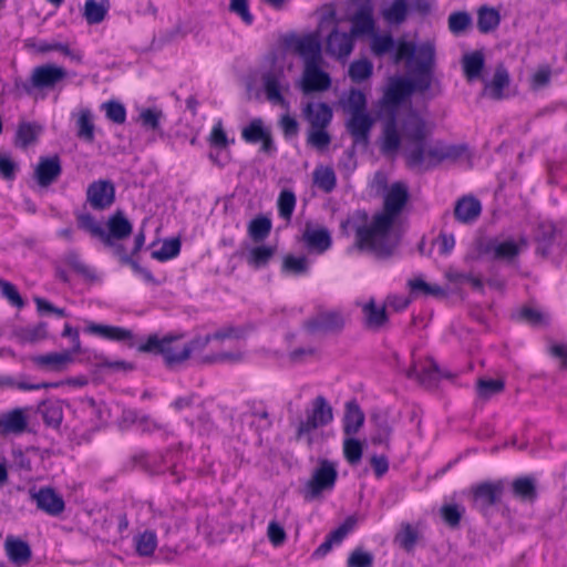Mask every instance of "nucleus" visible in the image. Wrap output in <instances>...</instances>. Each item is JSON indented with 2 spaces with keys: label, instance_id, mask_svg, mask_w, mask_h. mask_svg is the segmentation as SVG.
Segmentation results:
<instances>
[{
  "label": "nucleus",
  "instance_id": "f704fd0d",
  "mask_svg": "<svg viewBox=\"0 0 567 567\" xmlns=\"http://www.w3.org/2000/svg\"><path fill=\"white\" fill-rule=\"evenodd\" d=\"M485 65L484 54L481 51L467 53L462 59L464 75L467 81H474L481 78Z\"/></svg>",
  "mask_w": 567,
  "mask_h": 567
},
{
  "label": "nucleus",
  "instance_id": "c9c22d12",
  "mask_svg": "<svg viewBox=\"0 0 567 567\" xmlns=\"http://www.w3.org/2000/svg\"><path fill=\"white\" fill-rule=\"evenodd\" d=\"M513 496L523 502H534L537 497L536 483L533 477H517L512 483Z\"/></svg>",
  "mask_w": 567,
  "mask_h": 567
},
{
  "label": "nucleus",
  "instance_id": "b1692460",
  "mask_svg": "<svg viewBox=\"0 0 567 567\" xmlns=\"http://www.w3.org/2000/svg\"><path fill=\"white\" fill-rule=\"evenodd\" d=\"M482 212V205L478 199L473 196H464L460 198L454 207V216L456 220L463 224L475 221Z\"/></svg>",
  "mask_w": 567,
  "mask_h": 567
},
{
  "label": "nucleus",
  "instance_id": "ddd939ff",
  "mask_svg": "<svg viewBox=\"0 0 567 567\" xmlns=\"http://www.w3.org/2000/svg\"><path fill=\"white\" fill-rule=\"evenodd\" d=\"M115 200V188L111 181L92 182L86 189V202L95 210L109 208Z\"/></svg>",
  "mask_w": 567,
  "mask_h": 567
},
{
  "label": "nucleus",
  "instance_id": "e433bc0d",
  "mask_svg": "<svg viewBox=\"0 0 567 567\" xmlns=\"http://www.w3.org/2000/svg\"><path fill=\"white\" fill-rule=\"evenodd\" d=\"M109 9V0H85L83 18L89 24H99L105 19Z\"/></svg>",
  "mask_w": 567,
  "mask_h": 567
},
{
  "label": "nucleus",
  "instance_id": "4be33fe9",
  "mask_svg": "<svg viewBox=\"0 0 567 567\" xmlns=\"http://www.w3.org/2000/svg\"><path fill=\"white\" fill-rule=\"evenodd\" d=\"M305 118L312 128H326L332 120V109L324 102H309L302 109Z\"/></svg>",
  "mask_w": 567,
  "mask_h": 567
},
{
  "label": "nucleus",
  "instance_id": "39448f33",
  "mask_svg": "<svg viewBox=\"0 0 567 567\" xmlns=\"http://www.w3.org/2000/svg\"><path fill=\"white\" fill-rule=\"evenodd\" d=\"M333 420V412L327 399L318 395L306 410V419L300 420L297 427L296 441H306L309 447L313 444L312 432L318 427L328 425Z\"/></svg>",
  "mask_w": 567,
  "mask_h": 567
},
{
  "label": "nucleus",
  "instance_id": "f03ea898",
  "mask_svg": "<svg viewBox=\"0 0 567 567\" xmlns=\"http://www.w3.org/2000/svg\"><path fill=\"white\" fill-rule=\"evenodd\" d=\"M402 133L406 142L403 156L406 166L411 169L427 171L444 161H455L463 156L467 146L464 144H446L436 141L429 145L426 137L430 134L425 121L415 112H411L402 123Z\"/></svg>",
  "mask_w": 567,
  "mask_h": 567
},
{
  "label": "nucleus",
  "instance_id": "9b49d317",
  "mask_svg": "<svg viewBox=\"0 0 567 567\" xmlns=\"http://www.w3.org/2000/svg\"><path fill=\"white\" fill-rule=\"evenodd\" d=\"M301 241L310 252L321 255L332 246L330 230L322 225L307 221L301 235Z\"/></svg>",
  "mask_w": 567,
  "mask_h": 567
},
{
  "label": "nucleus",
  "instance_id": "49530a36",
  "mask_svg": "<svg viewBox=\"0 0 567 567\" xmlns=\"http://www.w3.org/2000/svg\"><path fill=\"white\" fill-rule=\"evenodd\" d=\"M39 53H47L50 51H59L63 53L64 55L71 58L74 61L81 62L82 55L79 52H73L70 50L69 45L61 42H49V41H39L35 43H32L30 45Z\"/></svg>",
  "mask_w": 567,
  "mask_h": 567
},
{
  "label": "nucleus",
  "instance_id": "c03bdc74",
  "mask_svg": "<svg viewBox=\"0 0 567 567\" xmlns=\"http://www.w3.org/2000/svg\"><path fill=\"white\" fill-rule=\"evenodd\" d=\"M39 412L42 415L43 422L48 426L58 427L60 426L63 413L58 402L44 401L39 406Z\"/></svg>",
  "mask_w": 567,
  "mask_h": 567
},
{
  "label": "nucleus",
  "instance_id": "864d4df0",
  "mask_svg": "<svg viewBox=\"0 0 567 567\" xmlns=\"http://www.w3.org/2000/svg\"><path fill=\"white\" fill-rule=\"evenodd\" d=\"M278 214L279 216L290 221L295 207H296V195L290 189H282L278 197Z\"/></svg>",
  "mask_w": 567,
  "mask_h": 567
},
{
  "label": "nucleus",
  "instance_id": "473e14b6",
  "mask_svg": "<svg viewBox=\"0 0 567 567\" xmlns=\"http://www.w3.org/2000/svg\"><path fill=\"white\" fill-rule=\"evenodd\" d=\"M76 136L85 143H93L95 140V125L91 110L83 109L76 115Z\"/></svg>",
  "mask_w": 567,
  "mask_h": 567
},
{
  "label": "nucleus",
  "instance_id": "a19ab883",
  "mask_svg": "<svg viewBox=\"0 0 567 567\" xmlns=\"http://www.w3.org/2000/svg\"><path fill=\"white\" fill-rule=\"evenodd\" d=\"M501 22L499 12L494 8L482 7L477 12V28L482 33L494 31Z\"/></svg>",
  "mask_w": 567,
  "mask_h": 567
},
{
  "label": "nucleus",
  "instance_id": "09e8293b",
  "mask_svg": "<svg viewBox=\"0 0 567 567\" xmlns=\"http://www.w3.org/2000/svg\"><path fill=\"white\" fill-rule=\"evenodd\" d=\"M274 255L275 248L269 246H257L250 249L247 256V261L251 267L259 269L267 266Z\"/></svg>",
  "mask_w": 567,
  "mask_h": 567
},
{
  "label": "nucleus",
  "instance_id": "7c9ffc66",
  "mask_svg": "<svg viewBox=\"0 0 567 567\" xmlns=\"http://www.w3.org/2000/svg\"><path fill=\"white\" fill-rule=\"evenodd\" d=\"M509 84V75L504 65H498L495 70L492 81L486 82L484 86V94L493 100H501L504 94L503 90Z\"/></svg>",
  "mask_w": 567,
  "mask_h": 567
},
{
  "label": "nucleus",
  "instance_id": "1a4fd4ad",
  "mask_svg": "<svg viewBox=\"0 0 567 567\" xmlns=\"http://www.w3.org/2000/svg\"><path fill=\"white\" fill-rule=\"evenodd\" d=\"M261 81L267 100L275 105L288 107V102L282 95V91L289 89L284 66L274 65L262 73Z\"/></svg>",
  "mask_w": 567,
  "mask_h": 567
},
{
  "label": "nucleus",
  "instance_id": "0eeeda50",
  "mask_svg": "<svg viewBox=\"0 0 567 567\" xmlns=\"http://www.w3.org/2000/svg\"><path fill=\"white\" fill-rule=\"evenodd\" d=\"M181 337L168 336L159 339L157 336H150L145 343L138 347L141 352H155L163 355L167 367H174L187 360L183 357L184 346H179L177 341Z\"/></svg>",
  "mask_w": 567,
  "mask_h": 567
},
{
  "label": "nucleus",
  "instance_id": "dca6fc26",
  "mask_svg": "<svg viewBox=\"0 0 567 567\" xmlns=\"http://www.w3.org/2000/svg\"><path fill=\"white\" fill-rule=\"evenodd\" d=\"M303 326L310 333L339 332L344 327V319L339 311H327L307 320Z\"/></svg>",
  "mask_w": 567,
  "mask_h": 567
},
{
  "label": "nucleus",
  "instance_id": "6ab92c4d",
  "mask_svg": "<svg viewBox=\"0 0 567 567\" xmlns=\"http://www.w3.org/2000/svg\"><path fill=\"white\" fill-rule=\"evenodd\" d=\"M503 493V483L485 482L473 488V501L480 511H486L499 502Z\"/></svg>",
  "mask_w": 567,
  "mask_h": 567
},
{
  "label": "nucleus",
  "instance_id": "e2e57ef3",
  "mask_svg": "<svg viewBox=\"0 0 567 567\" xmlns=\"http://www.w3.org/2000/svg\"><path fill=\"white\" fill-rule=\"evenodd\" d=\"M362 444L359 440L348 436L343 441V454L348 463L354 465L360 462L362 457Z\"/></svg>",
  "mask_w": 567,
  "mask_h": 567
},
{
  "label": "nucleus",
  "instance_id": "13d9d810",
  "mask_svg": "<svg viewBox=\"0 0 567 567\" xmlns=\"http://www.w3.org/2000/svg\"><path fill=\"white\" fill-rule=\"evenodd\" d=\"M102 110L105 111V116L109 121L115 124H124L126 121V109L118 101H107L102 104Z\"/></svg>",
  "mask_w": 567,
  "mask_h": 567
},
{
  "label": "nucleus",
  "instance_id": "774afa93",
  "mask_svg": "<svg viewBox=\"0 0 567 567\" xmlns=\"http://www.w3.org/2000/svg\"><path fill=\"white\" fill-rule=\"evenodd\" d=\"M307 141L315 148L322 151L331 143V136L326 128H312Z\"/></svg>",
  "mask_w": 567,
  "mask_h": 567
},
{
  "label": "nucleus",
  "instance_id": "20e7f679",
  "mask_svg": "<svg viewBox=\"0 0 567 567\" xmlns=\"http://www.w3.org/2000/svg\"><path fill=\"white\" fill-rule=\"evenodd\" d=\"M68 76L63 66L47 63L32 69L28 80H16L14 89L27 95H32L34 91L54 90Z\"/></svg>",
  "mask_w": 567,
  "mask_h": 567
},
{
  "label": "nucleus",
  "instance_id": "79ce46f5",
  "mask_svg": "<svg viewBox=\"0 0 567 567\" xmlns=\"http://www.w3.org/2000/svg\"><path fill=\"white\" fill-rule=\"evenodd\" d=\"M136 553L142 557L154 554L157 547V536L154 530H144L134 537Z\"/></svg>",
  "mask_w": 567,
  "mask_h": 567
},
{
  "label": "nucleus",
  "instance_id": "c85d7f7f",
  "mask_svg": "<svg viewBox=\"0 0 567 567\" xmlns=\"http://www.w3.org/2000/svg\"><path fill=\"white\" fill-rule=\"evenodd\" d=\"M42 125L35 122H20L14 135V145L19 148L25 150L34 144L39 136L42 134Z\"/></svg>",
  "mask_w": 567,
  "mask_h": 567
},
{
  "label": "nucleus",
  "instance_id": "2eb2a0df",
  "mask_svg": "<svg viewBox=\"0 0 567 567\" xmlns=\"http://www.w3.org/2000/svg\"><path fill=\"white\" fill-rule=\"evenodd\" d=\"M413 93V86L409 79L392 78L384 91L382 105L392 111L396 110Z\"/></svg>",
  "mask_w": 567,
  "mask_h": 567
},
{
  "label": "nucleus",
  "instance_id": "412c9836",
  "mask_svg": "<svg viewBox=\"0 0 567 567\" xmlns=\"http://www.w3.org/2000/svg\"><path fill=\"white\" fill-rule=\"evenodd\" d=\"M350 115V118L347 121L348 132L352 136L354 144L367 146L373 120L367 112Z\"/></svg>",
  "mask_w": 567,
  "mask_h": 567
},
{
  "label": "nucleus",
  "instance_id": "7ed1b4c3",
  "mask_svg": "<svg viewBox=\"0 0 567 567\" xmlns=\"http://www.w3.org/2000/svg\"><path fill=\"white\" fill-rule=\"evenodd\" d=\"M295 53L303 60L301 90L305 94L324 92L331 86L330 75L322 70L321 42L317 33L292 35L287 41Z\"/></svg>",
  "mask_w": 567,
  "mask_h": 567
},
{
  "label": "nucleus",
  "instance_id": "393cba45",
  "mask_svg": "<svg viewBox=\"0 0 567 567\" xmlns=\"http://www.w3.org/2000/svg\"><path fill=\"white\" fill-rule=\"evenodd\" d=\"M400 146L401 136L398 132L395 117L392 116L384 124L380 142V151L385 156H393L399 152Z\"/></svg>",
  "mask_w": 567,
  "mask_h": 567
},
{
  "label": "nucleus",
  "instance_id": "f257e3e1",
  "mask_svg": "<svg viewBox=\"0 0 567 567\" xmlns=\"http://www.w3.org/2000/svg\"><path fill=\"white\" fill-rule=\"evenodd\" d=\"M410 198L409 187L403 182L393 183L384 195L383 209L377 213L369 225L365 210H357L353 215L355 240L359 250L384 260L392 257L398 249L401 236L394 224Z\"/></svg>",
  "mask_w": 567,
  "mask_h": 567
},
{
  "label": "nucleus",
  "instance_id": "aec40b11",
  "mask_svg": "<svg viewBox=\"0 0 567 567\" xmlns=\"http://www.w3.org/2000/svg\"><path fill=\"white\" fill-rule=\"evenodd\" d=\"M354 35L350 32H339L333 29L327 38L326 52L334 58L344 59L353 50Z\"/></svg>",
  "mask_w": 567,
  "mask_h": 567
},
{
  "label": "nucleus",
  "instance_id": "bb28decb",
  "mask_svg": "<svg viewBox=\"0 0 567 567\" xmlns=\"http://www.w3.org/2000/svg\"><path fill=\"white\" fill-rule=\"evenodd\" d=\"M342 429L347 436L355 435L364 423V413L355 400L346 403Z\"/></svg>",
  "mask_w": 567,
  "mask_h": 567
},
{
  "label": "nucleus",
  "instance_id": "de8ad7c7",
  "mask_svg": "<svg viewBox=\"0 0 567 567\" xmlns=\"http://www.w3.org/2000/svg\"><path fill=\"white\" fill-rule=\"evenodd\" d=\"M343 109L350 114L367 112L365 94L358 89H351L343 100Z\"/></svg>",
  "mask_w": 567,
  "mask_h": 567
},
{
  "label": "nucleus",
  "instance_id": "4c0bfd02",
  "mask_svg": "<svg viewBox=\"0 0 567 567\" xmlns=\"http://www.w3.org/2000/svg\"><path fill=\"white\" fill-rule=\"evenodd\" d=\"M353 35L369 33L374 29L372 9L369 6L361 7L351 19Z\"/></svg>",
  "mask_w": 567,
  "mask_h": 567
},
{
  "label": "nucleus",
  "instance_id": "3c124183",
  "mask_svg": "<svg viewBox=\"0 0 567 567\" xmlns=\"http://www.w3.org/2000/svg\"><path fill=\"white\" fill-rule=\"evenodd\" d=\"M504 388L505 383L499 379H480L476 383V393L478 398L488 400L493 395L501 393Z\"/></svg>",
  "mask_w": 567,
  "mask_h": 567
},
{
  "label": "nucleus",
  "instance_id": "6e6552de",
  "mask_svg": "<svg viewBox=\"0 0 567 567\" xmlns=\"http://www.w3.org/2000/svg\"><path fill=\"white\" fill-rule=\"evenodd\" d=\"M337 464L329 460H320L319 466L313 471L311 478L306 484L305 497L315 499L324 491H331L337 482Z\"/></svg>",
  "mask_w": 567,
  "mask_h": 567
},
{
  "label": "nucleus",
  "instance_id": "052dcab7",
  "mask_svg": "<svg viewBox=\"0 0 567 567\" xmlns=\"http://www.w3.org/2000/svg\"><path fill=\"white\" fill-rule=\"evenodd\" d=\"M471 23L472 18L466 11H455L449 17V29L455 35L463 33Z\"/></svg>",
  "mask_w": 567,
  "mask_h": 567
},
{
  "label": "nucleus",
  "instance_id": "58836bf2",
  "mask_svg": "<svg viewBox=\"0 0 567 567\" xmlns=\"http://www.w3.org/2000/svg\"><path fill=\"white\" fill-rule=\"evenodd\" d=\"M271 219L259 215L248 224V235L255 243L264 241L271 231Z\"/></svg>",
  "mask_w": 567,
  "mask_h": 567
},
{
  "label": "nucleus",
  "instance_id": "338daca9",
  "mask_svg": "<svg viewBox=\"0 0 567 567\" xmlns=\"http://www.w3.org/2000/svg\"><path fill=\"white\" fill-rule=\"evenodd\" d=\"M394 48L395 42L391 34L375 35L372 39L371 49L378 56H382L385 53L391 52Z\"/></svg>",
  "mask_w": 567,
  "mask_h": 567
},
{
  "label": "nucleus",
  "instance_id": "5fc2aeb1",
  "mask_svg": "<svg viewBox=\"0 0 567 567\" xmlns=\"http://www.w3.org/2000/svg\"><path fill=\"white\" fill-rule=\"evenodd\" d=\"M315 184L326 193H330L334 189L337 184L336 174L330 167L317 168L313 172Z\"/></svg>",
  "mask_w": 567,
  "mask_h": 567
},
{
  "label": "nucleus",
  "instance_id": "69168bd1",
  "mask_svg": "<svg viewBox=\"0 0 567 567\" xmlns=\"http://www.w3.org/2000/svg\"><path fill=\"white\" fill-rule=\"evenodd\" d=\"M65 262L79 275L84 278H94L93 271L82 260L75 250H70L64 256Z\"/></svg>",
  "mask_w": 567,
  "mask_h": 567
},
{
  "label": "nucleus",
  "instance_id": "f8f14e48",
  "mask_svg": "<svg viewBox=\"0 0 567 567\" xmlns=\"http://www.w3.org/2000/svg\"><path fill=\"white\" fill-rule=\"evenodd\" d=\"M241 138L250 144L261 142L260 151L266 154L276 152V145L272 140L271 131L265 126L262 118L256 117L241 130Z\"/></svg>",
  "mask_w": 567,
  "mask_h": 567
},
{
  "label": "nucleus",
  "instance_id": "4d7b16f0",
  "mask_svg": "<svg viewBox=\"0 0 567 567\" xmlns=\"http://www.w3.org/2000/svg\"><path fill=\"white\" fill-rule=\"evenodd\" d=\"M440 514L449 527L457 528L464 514V508L457 504H445L440 508Z\"/></svg>",
  "mask_w": 567,
  "mask_h": 567
},
{
  "label": "nucleus",
  "instance_id": "6e6d98bb",
  "mask_svg": "<svg viewBox=\"0 0 567 567\" xmlns=\"http://www.w3.org/2000/svg\"><path fill=\"white\" fill-rule=\"evenodd\" d=\"M179 251L181 240L178 238H172L164 240L159 249L152 251V258L159 261H166L178 256Z\"/></svg>",
  "mask_w": 567,
  "mask_h": 567
},
{
  "label": "nucleus",
  "instance_id": "2f4dec72",
  "mask_svg": "<svg viewBox=\"0 0 567 567\" xmlns=\"http://www.w3.org/2000/svg\"><path fill=\"white\" fill-rule=\"evenodd\" d=\"M107 228L109 233H106V236H110V240L113 243L114 239L121 240L128 237L133 229L132 224L121 210L110 216L107 220Z\"/></svg>",
  "mask_w": 567,
  "mask_h": 567
},
{
  "label": "nucleus",
  "instance_id": "72a5a7b5",
  "mask_svg": "<svg viewBox=\"0 0 567 567\" xmlns=\"http://www.w3.org/2000/svg\"><path fill=\"white\" fill-rule=\"evenodd\" d=\"M482 252H493L496 259H512L519 254V246L513 240H506L498 243L496 240H489L484 247L481 248Z\"/></svg>",
  "mask_w": 567,
  "mask_h": 567
},
{
  "label": "nucleus",
  "instance_id": "a211bd4d",
  "mask_svg": "<svg viewBox=\"0 0 567 567\" xmlns=\"http://www.w3.org/2000/svg\"><path fill=\"white\" fill-rule=\"evenodd\" d=\"M84 331L110 341L124 342L128 347H134V334L132 330L127 328L101 324L91 321L87 323Z\"/></svg>",
  "mask_w": 567,
  "mask_h": 567
},
{
  "label": "nucleus",
  "instance_id": "8fccbe9b",
  "mask_svg": "<svg viewBox=\"0 0 567 567\" xmlns=\"http://www.w3.org/2000/svg\"><path fill=\"white\" fill-rule=\"evenodd\" d=\"M27 419L20 409H16L8 414L4 415V417L0 421V425L3 426L4 431L7 432H13V433H21L27 427Z\"/></svg>",
  "mask_w": 567,
  "mask_h": 567
},
{
  "label": "nucleus",
  "instance_id": "cd10ccee",
  "mask_svg": "<svg viewBox=\"0 0 567 567\" xmlns=\"http://www.w3.org/2000/svg\"><path fill=\"white\" fill-rule=\"evenodd\" d=\"M73 352L65 350L62 352H50L37 355L32 361L37 365L48 368L52 371H63L71 362H73Z\"/></svg>",
  "mask_w": 567,
  "mask_h": 567
},
{
  "label": "nucleus",
  "instance_id": "603ef678",
  "mask_svg": "<svg viewBox=\"0 0 567 567\" xmlns=\"http://www.w3.org/2000/svg\"><path fill=\"white\" fill-rule=\"evenodd\" d=\"M373 65L368 59L353 61L349 66V76L354 83H361L372 75Z\"/></svg>",
  "mask_w": 567,
  "mask_h": 567
},
{
  "label": "nucleus",
  "instance_id": "4468645a",
  "mask_svg": "<svg viewBox=\"0 0 567 567\" xmlns=\"http://www.w3.org/2000/svg\"><path fill=\"white\" fill-rule=\"evenodd\" d=\"M406 377L415 379L421 385L431 389L436 386L441 379H452L454 374L442 370L435 361L429 360L420 369L415 364L412 365L408 370Z\"/></svg>",
  "mask_w": 567,
  "mask_h": 567
},
{
  "label": "nucleus",
  "instance_id": "37998d69",
  "mask_svg": "<svg viewBox=\"0 0 567 567\" xmlns=\"http://www.w3.org/2000/svg\"><path fill=\"white\" fill-rule=\"evenodd\" d=\"M281 271L291 276L307 275L309 271V261L306 256L296 257L293 255H287L282 260Z\"/></svg>",
  "mask_w": 567,
  "mask_h": 567
},
{
  "label": "nucleus",
  "instance_id": "680f3d73",
  "mask_svg": "<svg viewBox=\"0 0 567 567\" xmlns=\"http://www.w3.org/2000/svg\"><path fill=\"white\" fill-rule=\"evenodd\" d=\"M417 532L410 525H402L401 530L395 536V542L406 551H411L417 542Z\"/></svg>",
  "mask_w": 567,
  "mask_h": 567
},
{
  "label": "nucleus",
  "instance_id": "9d476101",
  "mask_svg": "<svg viewBox=\"0 0 567 567\" xmlns=\"http://www.w3.org/2000/svg\"><path fill=\"white\" fill-rule=\"evenodd\" d=\"M30 499L35 503L37 508L49 516L58 517L65 509V502L56 491L49 486L29 489Z\"/></svg>",
  "mask_w": 567,
  "mask_h": 567
},
{
  "label": "nucleus",
  "instance_id": "5701e85b",
  "mask_svg": "<svg viewBox=\"0 0 567 567\" xmlns=\"http://www.w3.org/2000/svg\"><path fill=\"white\" fill-rule=\"evenodd\" d=\"M362 313L363 326L371 331H380L389 321L385 306H377L374 299L362 306Z\"/></svg>",
  "mask_w": 567,
  "mask_h": 567
},
{
  "label": "nucleus",
  "instance_id": "0e129e2a",
  "mask_svg": "<svg viewBox=\"0 0 567 567\" xmlns=\"http://www.w3.org/2000/svg\"><path fill=\"white\" fill-rule=\"evenodd\" d=\"M374 557L370 551L362 548H355L348 557V567H373Z\"/></svg>",
  "mask_w": 567,
  "mask_h": 567
},
{
  "label": "nucleus",
  "instance_id": "a18cd8bd",
  "mask_svg": "<svg viewBox=\"0 0 567 567\" xmlns=\"http://www.w3.org/2000/svg\"><path fill=\"white\" fill-rule=\"evenodd\" d=\"M408 0H393L392 3L382 11L385 21L393 24H401L408 16Z\"/></svg>",
  "mask_w": 567,
  "mask_h": 567
},
{
  "label": "nucleus",
  "instance_id": "423d86ee",
  "mask_svg": "<svg viewBox=\"0 0 567 567\" xmlns=\"http://www.w3.org/2000/svg\"><path fill=\"white\" fill-rule=\"evenodd\" d=\"M435 66V47L431 42L422 43L417 49L413 79L410 80L413 92L424 93L430 90L433 83V71Z\"/></svg>",
  "mask_w": 567,
  "mask_h": 567
},
{
  "label": "nucleus",
  "instance_id": "f3484780",
  "mask_svg": "<svg viewBox=\"0 0 567 567\" xmlns=\"http://www.w3.org/2000/svg\"><path fill=\"white\" fill-rule=\"evenodd\" d=\"M62 174L61 159L58 155L42 156L34 168V179L41 187H49Z\"/></svg>",
  "mask_w": 567,
  "mask_h": 567
},
{
  "label": "nucleus",
  "instance_id": "bf43d9fd",
  "mask_svg": "<svg viewBox=\"0 0 567 567\" xmlns=\"http://www.w3.org/2000/svg\"><path fill=\"white\" fill-rule=\"evenodd\" d=\"M164 114L161 110L155 107H147L141 111L138 120L143 127L158 131L161 128V120Z\"/></svg>",
  "mask_w": 567,
  "mask_h": 567
},
{
  "label": "nucleus",
  "instance_id": "c756f323",
  "mask_svg": "<svg viewBox=\"0 0 567 567\" xmlns=\"http://www.w3.org/2000/svg\"><path fill=\"white\" fill-rule=\"evenodd\" d=\"M4 547L12 564L23 566L29 563L31 558V548L28 543L9 536L6 539Z\"/></svg>",
  "mask_w": 567,
  "mask_h": 567
},
{
  "label": "nucleus",
  "instance_id": "ea45409f",
  "mask_svg": "<svg viewBox=\"0 0 567 567\" xmlns=\"http://www.w3.org/2000/svg\"><path fill=\"white\" fill-rule=\"evenodd\" d=\"M16 337L21 343H34L44 340L48 337V324L39 322L34 326L21 328L17 330Z\"/></svg>",
  "mask_w": 567,
  "mask_h": 567
},
{
  "label": "nucleus",
  "instance_id": "a878e982",
  "mask_svg": "<svg viewBox=\"0 0 567 567\" xmlns=\"http://www.w3.org/2000/svg\"><path fill=\"white\" fill-rule=\"evenodd\" d=\"M78 228L89 233L92 237L99 238L104 245L113 247L114 243L106 236V231L95 218L86 212H75Z\"/></svg>",
  "mask_w": 567,
  "mask_h": 567
}]
</instances>
